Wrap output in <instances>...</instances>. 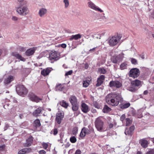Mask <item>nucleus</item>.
<instances>
[{"label":"nucleus","instance_id":"54","mask_svg":"<svg viewBox=\"0 0 154 154\" xmlns=\"http://www.w3.org/2000/svg\"><path fill=\"white\" fill-rule=\"evenodd\" d=\"M53 131V134L54 135H56L57 134L58 132V131L57 128L54 129Z\"/></svg>","mask_w":154,"mask_h":154},{"label":"nucleus","instance_id":"46","mask_svg":"<svg viewBox=\"0 0 154 154\" xmlns=\"http://www.w3.org/2000/svg\"><path fill=\"white\" fill-rule=\"evenodd\" d=\"M85 135L84 131H83V129H82L80 133V136L81 137H83L85 136Z\"/></svg>","mask_w":154,"mask_h":154},{"label":"nucleus","instance_id":"9","mask_svg":"<svg viewBox=\"0 0 154 154\" xmlns=\"http://www.w3.org/2000/svg\"><path fill=\"white\" fill-rule=\"evenodd\" d=\"M109 86L111 87H115L116 88H119L122 86V83L118 81H112L109 83Z\"/></svg>","mask_w":154,"mask_h":154},{"label":"nucleus","instance_id":"2","mask_svg":"<svg viewBox=\"0 0 154 154\" xmlns=\"http://www.w3.org/2000/svg\"><path fill=\"white\" fill-rule=\"evenodd\" d=\"M15 9L17 13L22 16L27 15L29 12L28 7L26 5H18L16 7Z\"/></svg>","mask_w":154,"mask_h":154},{"label":"nucleus","instance_id":"34","mask_svg":"<svg viewBox=\"0 0 154 154\" xmlns=\"http://www.w3.org/2000/svg\"><path fill=\"white\" fill-rule=\"evenodd\" d=\"M127 67V64L126 63H122L120 66V68L121 69H124L126 68Z\"/></svg>","mask_w":154,"mask_h":154},{"label":"nucleus","instance_id":"57","mask_svg":"<svg viewBox=\"0 0 154 154\" xmlns=\"http://www.w3.org/2000/svg\"><path fill=\"white\" fill-rule=\"evenodd\" d=\"M60 46L63 48H66V45L65 44H62L61 45H60Z\"/></svg>","mask_w":154,"mask_h":154},{"label":"nucleus","instance_id":"44","mask_svg":"<svg viewBox=\"0 0 154 154\" xmlns=\"http://www.w3.org/2000/svg\"><path fill=\"white\" fill-rule=\"evenodd\" d=\"M131 62L132 64L136 65L137 64V60L133 58L131 59Z\"/></svg>","mask_w":154,"mask_h":154},{"label":"nucleus","instance_id":"51","mask_svg":"<svg viewBox=\"0 0 154 154\" xmlns=\"http://www.w3.org/2000/svg\"><path fill=\"white\" fill-rule=\"evenodd\" d=\"M46 152L44 150H40L39 152V154H46Z\"/></svg>","mask_w":154,"mask_h":154},{"label":"nucleus","instance_id":"18","mask_svg":"<svg viewBox=\"0 0 154 154\" xmlns=\"http://www.w3.org/2000/svg\"><path fill=\"white\" fill-rule=\"evenodd\" d=\"M33 141V137L30 136L26 140V142L24 144V145L25 146H30Z\"/></svg>","mask_w":154,"mask_h":154},{"label":"nucleus","instance_id":"8","mask_svg":"<svg viewBox=\"0 0 154 154\" xmlns=\"http://www.w3.org/2000/svg\"><path fill=\"white\" fill-rule=\"evenodd\" d=\"M88 7L91 9L95 11L102 12L103 11L98 6L96 5L93 3L91 1L89 2L88 3Z\"/></svg>","mask_w":154,"mask_h":154},{"label":"nucleus","instance_id":"43","mask_svg":"<svg viewBox=\"0 0 154 154\" xmlns=\"http://www.w3.org/2000/svg\"><path fill=\"white\" fill-rule=\"evenodd\" d=\"M125 133L126 135H131L132 133L130 130L129 129H127L125 130Z\"/></svg>","mask_w":154,"mask_h":154},{"label":"nucleus","instance_id":"20","mask_svg":"<svg viewBox=\"0 0 154 154\" xmlns=\"http://www.w3.org/2000/svg\"><path fill=\"white\" fill-rule=\"evenodd\" d=\"M142 82L137 79L131 82V84L134 85L136 87L141 86Z\"/></svg>","mask_w":154,"mask_h":154},{"label":"nucleus","instance_id":"32","mask_svg":"<svg viewBox=\"0 0 154 154\" xmlns=\"http://www.w3.org/2000/svg\"><path fill=\"white\" fill-rule=\"evenodd\" d=\"M34 125L36 128L40 126L41 123L38 119H36L34 121Z\"/></svg>","mask_w":154,"mask_h":154},{"label":"nucleus","instance_id":"45","mask_svg":"<svg viewBox=\"0 0 154 154\" xmlns=\"http://www.w3.org/2000/svg\"><path fill=\"white\" fill-rule=\"evenodd\" d=\"M99 70V72L101 74H105L106 72V70L103 68H100Z\"/></svg>","mask_w":154,"mask_h":154},{"label":"nucleus","instance_id":"10","mask_svg":"<svg viewBox=\"0 0 154 154\" xmlns=\"http://www.w3.org/2000/svg\"><path fill=\"white\" fill-rule=\"evenodd\" d=\"M29 97L31 100L36 103L39 102L42 100L41 98L36 96L33 93H29Z\"/></svg>","mask_w":154,"mask_h":154},{"label":"nucleus","instance_id":"6","mask_svg":"<svg viewBox=\"0 0 154 154\" xmlns=\"http://www.w3.org/2000/svg\"><path fill=\"white\" fill-rule=\"evenodd\" d=\"M140 73V71L138 69L134 68L130 70L129 75L130 77L135 78L139 76Z\"/></svg>","mask_w":154,"mask_h":154},{"label":"nucleus","instance_id":"38","mask_svg":"<svg viewBox=\"0 0 154 154\" xmlns=\"http://www.w3.org/2000/svg\"><path fill=\"white\" fill-rule=\"evenodd\" d=\"M63 2L65 4V8H68L69 5V0H63Z\"/></svg>","mask_w":154,"mask_h":154},{"label":"nucleus","instance_id":"41","mask_svg":"<svg viewBox=\"0 0 154 154\" xmlns=\"http://www.w3.org/2000/svg\"><path fill=\"white\" fill-rule=\"evenodd\" d=\"M43 148L45 149H46L48 146V143H45L43 142L42 143Z\"/></svg>","mask_w":154,"mask_h":154},{"label":"nucleus","instance_id":"17","mask_svg":"<svg viewBox=\"0 0 154 154\" xmlns=\"http://www.w3.org/2000/svg\"><path fill=\"white\" fill-rule=\"evenodd\" d=\"M31 150V148H25L19 151L18 153V154H24L30 152Z\"/></svg>","mask_w":154,"mask_h":154},{"label":"nucleus","instance_id":"21","mask_svg":"<svg viewBox=\"0 0 154 154\" xmlns=\"http://www.w3.org/2000/svg\"><path fill=\"white\" fill-rule=\"evenodd\" d=\"M12 55L15 57L17 58L20 60L24 61L25 60V58L22 57L20 55L16 52H13L12 53Z\"/></svg>","mask_w":154,"mask_h":154},{"label":"nucleus","instance_id":"50","mask_svg":"<svg viewBox=\"0 0 154 154\" xmlns=\"http://www.w3.org/2000/svg\"><path fill=\"white\" fill-rule=\"evenodd\" d=\"M94 36L97 39H100L101 37V35L95 34Z\"/></svg>","mask_w":154,"mask_h":154},{"label":"nucleus","instance_id":"13","mask_svg":"<svg viewBox=\"0 0 154 154\" xmlns=\"http://www.w3.org/2000/svg\"><path fill=\"white\" fill-rule=\"evenodd\" d=\"M81 109L84 113H86L89 111L88 106L84 103H83L81 104Z\"/></svg>","mask_w":154,"mask_h":154},{"label":"nucleus","instance_id":"11","mask_svg":"<svg viewBox=\"0 0 154 154\" xmlns=\"http://www.w3.org/2000/svg\"><path fill=\"white\" fill-rule=\"evenodd\" d=\"M63 116V112H59L57 114L56 120L58 124H60L61 123Z\"/></svg>","mask_w":154,"mask_h":154},{"label":"nucleus","instance_id":"19","mask_svg":"<svg viewBox=\"0 0 154 154\" xmlns=\"http://www.w3.org/2000/svg\"><path fill=\"white\" fill-rule=\"evenodd\" d=\"M122 58L120 55L114 56L112 58V61L114 63H116L118 62L121 61Z\"/></svg>","mask_w":154,"mask_h":154},{"label":"nucleus","instance_id":"61","mask_svg":"<svg viewBox=\"0 0 154 154\" xmlns=\"http://www.w3.org/2000/svg\"><path fill=\"white\" fill-rule=\"evenodd\" d=\"M93 48L92 49H90V50H89V51L90 52H91V51H94L95 50V48Z\"/></svg>","mask_w":154,"mask_h":154},{"label":"nucleus","instance_id":"48","mask_svg":"<svg viewBox=\"0 0 154 154\" xmlns=\"http://www.w3.org/2000/svg\"><path fill=\"white\" fill-rule=\"evenodd\" d=\"M146 154H154V149L150 150L149 152H147Z\"/></svg>","mask_w":154,"mask_h":154},{"label":"nucleus","instance_id":"47","mask_svg":"<svg viewBox=\"0 0 154 154\" xmlns=\"http://www.w3.org/2000/svg\"><path fill=\"white\" fill-rule=\"evenodd\" d=\"M72 73V70L69 71L67 72H66L65 73V75L67 76L69 75H71Z\"/></svg>","mask_w":154,"mask_h":154},{"label":"nucleus","instance_id":"39","mask_svg":"<svg viewBox=\"0 0 154 154\" xmlns=\"http://www.w3.org/2000/svg\"><path fill=\"white\" fill-rule=\"evenodd\" d=\"M89 85V83L87 82L86 80L84 81L83 82V86L84 87L86 88Z\"/></svg>","mask_w":154,"mask_h":154},{"label":"nucleus","instance_id":"35","mask_svg":"<svg viewBox=\"0 0 154 154\" xmlns=\"http://www.w3.org/2000/svg\"><path fill=\"white\" fill-rule=\"evenodd\" d=\"M78 128L77 127H74L72 129V134L75 135L78 133Z\"/></svg>","mask_w":154,"mask_h":154},{"label":"nucleus","instance_id":"63","mask_svg":"<svg viewBox=\"0 0 154 154\" xmlns=\"http://www.w3.org/2000/svg\"><path fill=\"white\" fill-rule=\"evenodd\" d=\"M148 93V91L147 90H146L144 91L143 94L144 95L147 94Z\"/></svg>","mask_w":154,"mask_h":154},{"label":"nucleus","instance_id":"59","mask_svg":"<svg viewBox=\"0 0 154 154\" xmlns=\"http://www.w3.org/2000/svg\"><path fill=\"white\" fill-rule=\"evenodd\" d=\"M8 126H9L7 124H5V127L4 128V131H5L7 129V128L8 127Z\"/></svg>","mask_w":154,"mask_h":154},{"label":"nucleus","instance_id":"24","mask_svg":"<svg viewBox=\"0 0 154 154\" xmlns=\"http://www.w3.org/2000/svg\"><path fill=\"white\" fill-rule=\"evenodd\" d=\"M69 100L72 105L77 103V99L75 96H71L69 98Z\"/></svg>","mask_w":154,"mask_h":154},{"label":"nucleus","instance_id":"29","mask_svg":"<svg viewBox=\"0 0 154 154\" xmlns=\"http://www.w3.org/2000/svg\"><path fill=\"white\" fill-rule=\"evenodd\" d=\"M119 106L120 108L122 109H126L130 106V104L129 103L121 104Z\"/></svg>","mask_w":154,"mask_h":154},{"label":"nucleus","instance_id":"5","mask_svg":"<svg viewBox=\"0 0 154 154\" xmlns=\"http://www.w3.org/2000/svg\"><path fill=\"white\" fill-rule=\"evenodd\" d=\"M16 91L19 95L24 97L27 92V89L23 85H18L16 87Z\"/></svg>","mask_w":154,"mask_h":154},{"label":"nucleus","instance_id":"49","mask_svg":"<svg viewBox=\"0 0 154 154\" xmlns=\"http://www.w3.org/2000/svg\"><path fill=\"white\" fill-rule=\"evenodd\" d=\"M129 129L132 133L134 129V126H131L130 127Z\"/></svg>","mask_w":154,"mask_h":154},{"label":"nucleus","instance_id":"37","mask_svg":"<svg viewBox=\"0 0 154 154\" xmlns=\"http://www.w3.org/2000/svg\"><path fill=\"white\" fill-rule=\"evenodd\" d=\"M103 81L98 78L97 81V83L96 84V86L97 87L100 86L103 83Z\"/></svg>","mask_w":154,"mask_h":154},{"label":"nucleus","instance_id":"14","mask_svg":"<svg viewBox=\"0 0 154 154\" xmlns=\"http://www.w3.org/2000/svg\"><path fill=\"white\" fill-rule=\"evenodd\" d=\"M51 69L50 68H47L45 69H44L41 71V74L44 76L48 75L51 71Z\"/></svg>","mask_w":154,"mask_h":154},{"label":"nucleus","instance_id":"15","mask_svg":"<svg viewBox=\"0 0 154 154\" xmlns=\"http://www.w3.org/2000/svg\"><path fill=\"white\" fill-rule=\"evenodd\" d=\"M14 79V77L11 75H9L4 80V83L5 84L10 83L12 81H13Z\"/></svg>","mask_w":154,"mask_h":154},{"label":"nucleus","instance_id":"25","mask_svg":"<svg viewBox=\"0 0 154 154\" xmlns=\"http://www.w3.org/2000/svg\"><path fill=\"white\" fill-rule=\"evenodd\" d=\"M82 36H84V35H81L80 34H78L75 35H73L71 36L70 39L71 40L73 39L77 40L80 38Z\"/></svg>","mask_w":154,"mask_h":154},{"label":"nucleus","instance_id":"60","mask_svg":"<svg viewBox=\"0 0 154 154\" xmlns=\"http://www.w3.org/2000/svg\"><path fill=\"white\" fill-rule=\"evenodd\" d=\"M88 65L87 63H85V68L86 69H87L88 68Z\"/></svg>","mask_w":154,"mask_h":154},{"label":"nucleus","instance_id":"27","mask_svg":"<svg viewBox=\"0 0 154 154\" xmlns=\"http://www.w3.org/2000/svg\"><path fill=\"white\" fill-rule=\"evenodd\" d=\"M18 5H26L27 3L26 0H17Z\"/></svg>","mask_w":154,"mask_h":154},{"label":"nucleus","instance_id":"22","mask_svg":"<svg viewBox=\"0 0 154 154\" xmlns=\"http://www.w3.org/2000/svg\"><path fill=\"white\" fill-rule=\"evenodd\" d=\"M127 89L130 91L132 92L135 91L137 89V88L131 83L130 84L128 87H127Z\"/></svg>","mask_w":154,"mask_h":154},{"label":"nucleus","instance_id":"36","mask_svg":"<svg viewBox=\"0 0 154 154\" xmlns=\"http://www.w3.org/2000/svg\"><path fill=\"white\" fill-rule=\"evenodd\" d=\"M77 140L75 136H72L70 138V141L72 143H75L76 141Z\"/></svg>","mask_w":154,"mask_h":154},{"label":"nucleus","instance_id":"33","mask_svg":"<svg viewBox=\"0 0 154 154\" xmlns=\"http://www.w3.org/2000/svg\"><path fill=\"white\" fill-rule=\"evenodd\" d=\"M63 87L61 84L57 85L56 86V90L62 91L63 90Z\"/></svg>","mask_w":154,"mask_h":154},{"label":"nucleus","instance_id":"16","mask_svg":"<svg viewBox=\"0 0 154 154\" xmlns=\"http://www.w3.org/2000/svg\"><path fill=\"white\" fill-rule=\"evenodd\" d=\"M36 48L33 47L27 50L26 52V54L27 56H30L33 54L36 50Z\"/></svg>","mask_w":154,"mask_h":154},{"label":"nucleus","instance_id":"23","mask_svg":"<svg viewBox=\"0 0 154 154\" xmlns=\"http://www.w3.org/2000/svg\"><path fill=\"white\" fill-rule=\"evenodd\" d=\"M42 108L41 107H39L35 109L33 113V115L35 116H37L41 113L42 110Z\"/></svg>","mask_w":154,"mask_h":154},{"label":"nucleus","instance_id":"30","mask_svg":"<svg viewBox=\"0 0 154 154\" xmlns=\"http://www.w3.org/2000/svg\"><path fill=\"white\" fill-rule=\"evenodd\" d=\"M60 105L65 108H66L69 106V104L66 101L63 100L60 102Z\"/></svg>","mask_w":154,"mask_h":154},{"label":"nucleus","instance_id":"7","mask_svg":"<svg viewBox=\"0 0 154 154\" xmlns=\"http://www.w3.org/2000/svg\"><path fill=\"white\" fill-rule=\"evenodd\" d=\"M48 58L49 60L54 61L58 60L59 57L56 51H51L49 54Z\"/></svg>","mask_w":154,"mask_h":154},{"label":"nucleus","instance_id":"55","mask_svg":"<svg viewBox=\"0 0 154 154\" xmlns=\"http://www.w3.org/2000/svg\"><path fill=\"white\" fill-rule=\"evenodd\" d=\"M5 145H3L1 146H0V151H2L4 150V148H5Z\"/></svg>","mask_w":154,"mask_h":154},{"label":"nucleus","instance_id":"3","mask_svg":"<svg viewBox=\"0 0 154 154\" xmlns=\"http://www.w3.org/2000/svg\"><path fill=\"white\" fill-rule=\"evenodd\" d=\"M101 118H97L95 121V125L97 130L100 132L104 131L105 128L104 122L101 119Z\"/></svg>","mask_w":154,"mask_h":154},{"label":"nucleus","instance_id":"28","mask_svg":"<svg viewBox=\"0 0 154 154\" xmlns=\"http://www.w3.org/2000/svg\"><path fill=\"white\" fill-rule=\"evenodd\" d=\"M111 110V109L107 105H105L103 109V111L104 113H108Z\"/></svg>","mask_w":154,"mask_h":154},{"label":"nucleus","instance_id":"1","mask_svg":"<svg viewBox=\"0 0 154 154\" xmlns=\"http://www.w3.org/2000/svg\"><path fill=\"white\" fill-rule=\"evenodd\" d=\"M106 101L108 104L113 106L118 105L123 101L121 95L119 93H114L108 94L106 97Z\"/></svg>","mask_w":154,"mask_h":154},{"label":"nucleus","instance_id":"4","mask_svg":"<svg viewBox=\"0 0 154 154\" xmlns=\"http://www.w3.org/2000/svg\"><path fill=\"white\" fill-rule=\"evenodd\" d=\"M121 38L120 35H116L109 39V43L110 46H113L119 43V41Z\"/></svg>","mask_w":154,"mask_h":154},{"label":"nucleus","instance_id":"40","mask_svg":"<svg viewBox=\"0 0 154 154\" xmlns=\"http://www.w3.org/2000/svg\"><path fill=\"white\" fill-rule=\"evenodd\" d=\"M82 129L83 131H84V133L85 134H88L90 133V131L88 128L84 127Z\"/></svg>","mask_w":154,"mask_h":154},{"label":"nucleus","instance_id":"52","mask_svg":"<svg viewBox=\"0 0 154 154\" xmlns=\"http://www.w3.org/2000/svg\"><path fill=\"white\" fill-rule=\"evenodd\" d=\"M105 78L104 76L102 75L100 76V77L98 78L99 79H100V80H102V81H103Z\"/></svg>","mask_w":154,"mask_h":154},{"label":"nucleus","instance_id":"53","mask_svg":"<svg viewBox=\"0 0 154 154\" xmlns=\"http://www.w3.org/2000/svg\"><path fill=\"white\" fill-rule=\"evenodd\" d=\"M125 118V115L124 114H123L120 117V120L122 121H123Z\"/></svg>","mask_w":154,"mask_h":154},{"label":"nucleus","instance_id":"56","mask_svg":"<svg viewBox=\"0 0 154 154\" xmlns=\"http://www.w3.org/2000/svg\"><path fill=\"white\" fill-rule=\"evenodd\" d=\"M12 19L14 21H17L18 20V18L14 16H13L12 17Z\"/></svg>","mask_w":154,"mask_h":154},{"label":"nucleus","instance_id":"26","mask_svg":"<svg viewBox=\"0 0 154 154\" xmlns=\"http://www.w3.org/2000/svg\"><path fill=\"white\" fill-rule=\"evenodd\" d=\"M140 142L141 145L143 147L146 148L147 146L148 145V141L145 138L142 139Z\"/></svg>","mask_w":154,"mask_h":154},{"label":"nucleus","instance_id":"42","mask_svg":"<svg viewBox=\"0 0 154 154\" xmlns=\"http://www.w3.org/2000/svg\"><path fill=\"white\" fill-rule=\"evenodd\" d=\"M126 125L127 126H129L131 123V121L128 118L126 119Z\"/></svg>","mask_w":154,"mask_h":154},{"label":"nucleus","instance_id":"62","mask_svg":"<svg viewBox=\"0 0 154 154\" xmlns=\"http://www.w3.org/2000/svg\"><path fill=\"white\" fill-rule=\"evenodd\" d=\"M113 124L112 123H110L109 125V128H112L113 127Z\"/></svg>","mask_w":154,"mask_h":154},{"label":"nucleus","instance_id":"12","mask_svg":"<svg viewBox=\"0 0 154 154\" xmlns=\"http://www.w3.org/2000/svg\"><path fill=\"white\" fill-rule=\"evenodd\" d=\"M47 12V10L45 8H42L39 9L38 12V14L41 17H44Z\"/></svg>","mask_w":154,"mask_h":154},{"label":"nucleus","instance_id":"58","mask_svg":"<svg viewBox=\"0 0 154 154\" xmlns=\"http://www.w3.org/2000/svg\"><path fill=\"white\" fill-rule=\"evenodd\" d=\"M81 151L80 150H77L74 154H81Z\"/></svg>","mask_w":154,"mask_h":154},{"label":"nucleus","instance_id":"31","mask_svg":"<svg viewBox=\"0 0 154 154\" xmlns=\"http://www.w3.org/2000/svg\"><path fill=\"white\" fill-rule=\"evenodd\" d=\"M72 109L74 111H76L79 109V105L78 104L76 103L72 105Z\"/></svg>","mask_w":154,"mask_h":154},{"label":"nucleus","instance_id":"64","mask_svg":"<svg viewBox=\"0 0 154 154\" xmlns=\"http://www.w3.org/2000/svg\"><path fill=\"white\" fill-rule=\"evenodd\" d=\"M151 17L154 18V11H153L152 13L151 14Z\"/></svg>","mask_w":154,"mask_h":154}]
</instances>
